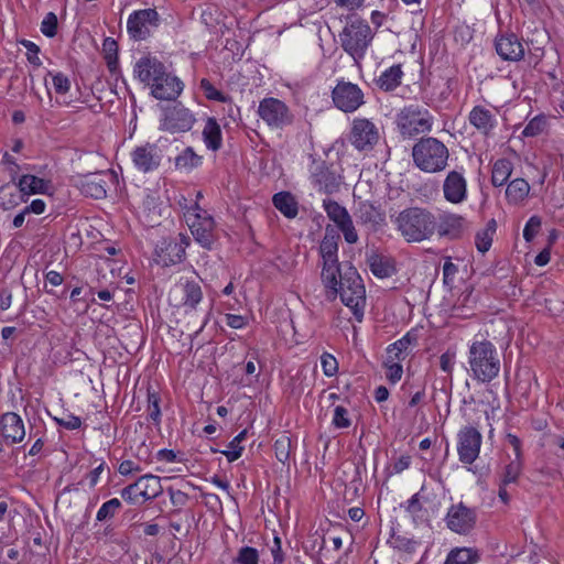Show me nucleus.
Returning <instances> with one entry per match:
<instances>
[{"instance_id":"obj_5","label":"nucleus","mask_w":564,"mask_h":564,"mask_svg":"<svg viewBox=\"0 0 564 564\" xmlns=\"http://www.w3.org/2000/svg\"><path fill=\"white\" fill-rule=\"evenodd\" d=\"M339 39L343 50L358 63L365 57L373 33L366 21L354 20L344 28Z\"/></svg>"},{"instance_id":"obj_28","label":"nucleus","mask_w":564,"mask_h":564,"mask_svg":"<svg viewBox=\"0 0 564 564\" xmlns=\"http://www.w3.org/2000/svg\"><path fill=\"white\" fill-rule=\"evenodd\" d=\"M465 218L458 214L444 213L436 220V231L441 237L457 238L464 230Z\"/></svg>"},{"instance_id":"obj_50","label":"nucleus","mask_w":564,"mask_h":564,"mask_svg":"<svg viewBox=\"0 0 564 564\" xmlns=\"http://www.w3.org/2000/svg\"><path fill=\"white\" fill-rule=\"evenodd\" d=\"M236 562L238 564H259V552L251 546H243L238 551Z\"/></svg>"},{"instance_id":"obj_9","label":"nucleus","mask_w":564,"mask_h":564,"mask_svg":"<svg viewBox=\"0 0 564 564\" xmlns=\"http://www.w3.org/2000/svg\"><path fill=\"white\" fill-rule=\"evenodd\" d=\"M257 113L273 130H282L294 120V115L289 106L274 97L263 98L259 102Z\"/></svg>"},{"instance_id":"obj_13","label":"nucleus","mask_w":564,"mask_h":564,"mask_svg":"<svg viewBox=\"0 0 564 564\" xmlns=\"http://www.w3.org/2000/svg\"><path fill=\"white\" fill-rule=\"evenodd\" d=\"M350 143L358 151H370L380 140L378 127L366 118H356L351 123Z\"/></svg>"},{"instance_id":"obj_17","label":"nucleus","mask_w":564,"mask_h":564,"mask_svg":"<svg viewBox=\"0 0 564 564\" xmlns=\"http://www.w3.org/2000/svg\"><path fill=\"white\" fill-rule=\"evenodd\" d=\"M195 122L194 115L181 104L163 109L160 129L175 132H185L192 129Z\"/></svg>"},{"instance_id":"obj_22","label":"nucleus","mask_w":564,"mask_h":564,"mask_svg":"<svg viewBox=\"0 0 564 564\" xmlns=\"http://www.w3.org/2000/svg\"><path fill=\"white\" fill-rule=\"evenodd\" d=\"M166 73L164 64L152 56L139 58L133 67L134 76L150 87H153V84L161 80Z\"/></svg>"},{"instance_id":"obj_26","label":"nucleus","mask_w":564,"mask_h":564,"mask_svg":"<svg viewBox=\"0 0 564 564\" xmlns=\"http://www.w3.org/2000/svg\"><path fill=\"white\" fill-rule=\"evenodd\" d=\"M496 51L505 61H520L524 56V47L514 34L501 35L496 40Z\"/></svg>"},{"instance_id":"obj_47","label":"nucleus","mask_w":564,"mask_h":564,"mask_svg":"<svg viewBox=\"0 0 564 564\" xmlns=\"http://www.w3.org/2000/svg\"><path fill=\"white\" fill-rule=\"evenodd\" d=\"M200 89L203 90L205 97L209 100L219 101V102H228L230 101V97L224 95L219 91L208 79L203 78L200 80Z\"/></svg>"},{"instance_id":"obj_4","label":"nucleus","mask_w":564,"mask_h":564,"mask_svg":"<svg viewBox=\"0 0 564 564\" xmlns=\"http://www.w3.org/2000/svg\"><path fill=\"white\" fill-rule=\"evenodd\" d=\"M414 164L423 172L443 171L449 158L446 145L436 138H423L412 149Z\"/></svg>"},{"instance_id":"obj_25","label":"nucleus","mask_w":564,"mask_h":564,"mask_svg":"<svg viewBox=\"0 0 564 564\" xmlns=\"http://www.w3.org/2000/svg\"><path fill=\"white\" fill-rule=\"evenodd\" d=\"M468 121L485 137L492 134L498 123L496 115L490 109L480 105L473 107L468 115Z\"/></svg>"},{"instance_id":"obj_54","label":"nucleus","mask_w":564,"mask_h":564,"mask_svg":"<svg viewBox=\"0 0 564 564\" xmlns=\"http://www.w3.org/2000/svg\"><path fill=\"white\" fill-rule=\"evenodd\" d=\"M41 32L47 37H54L57 33V17L53 12H48L42 23Z\"/></svg>"},{"instance_id":"obj_46","label":"nucleus","mask_w":564,"mask_h":564,"mask_svg":"<svg viewBox=\"0 0 564 564\" xmlns=\"http://www.w3.org/2000/svg\"><path fill=\"white\" fill-rule=\"evenodd\" d=\"M121 508V501L118 498H112L101 505L96 514L97 521H105L112 518Z\"/></svg>"},{"instance_id":"obj_43","label":"nucleus","mask_w":564,"mask_h":564,"mask_svg":"<svg viewBox=\"0 0 564 564\" xmlns=\"http://www.w3.org/2000/svg\"><path fill=\"white\" fill-rule=\"evenodd\" d=\"M523 468L522 458H513L511 459L505 467L501 473L500 481L503 486H508L510 484L517 482L519 479Z\"/></svg>"},{"instance_id":"obj_63","label":"nucleus","mask_w":564,"mask_h":564,"mask_svg":"<svg viewBox=\"0 0 564 564\" xmlns=\"http://www.w3.org/2000/svg\"><path fill=\"white\" fill-rule=\"evenodd\" d=\"M46 209V204L43 199H33L29 205L24 207V214L42 215Z\"/></svg>"},{"instance_id":"obj_55","label":"nucleus","mask_w":564,"mask_h":564,"mask_svg":"<svg viewBox=\"0 0 564 564\" xmlns=\"http://www.w3.org/2000/svg\"><path fill=\"white\" fill-rule=\"evenodd\" d=\"M275 456L281 463H285L290 457V438L282 436L274 443Z\"/></svg>"},{"instance_id":"obj_35","label":"nucleus","mask_w":564,"mask_h":564,"mask_svg":"<svg viewBox=\"0 0 564 564\" xmlns=\"http://www.w3.org/2000/svg\"><path fill=\"white\" fill-rule=\"evenodd\" d=\"M530 193V185L524 178L511 181L506 188V197L510 204L518 205L522 203Z\"/></svg>"},{"instance_id":"obj_31","label":"nucleus","mask_w":564,"mask_h":564,"mask_svg":"<svg viewBox=\"0 0 564 564\" xmlns=\"http://www.w3.org/2000/svg\"><path fill=\"white\" fill-rule=\"evenodd\" d=\"M416 344V337L411 333H406L403 337L390 344L387 348V358L391 360H404L413 346Z\"/></svg>"},{"instance_id":"obj_44","label":"nucleus","mask_w":564,"mask_h":564,"mask_svg":"<svg viewBox=\"0 0 564 564\" xmlns=\"http://www.w3.org/2000/svg\"><path fill=\"white\" fill-rule=\"evenodd\" d=\"M102 47H104V52H105V59H106L107 66H108L109 70L111 73H113L118 68L117 42L115 40H112L111 37H107L104 41Z\"/></svg>"},{"instance_id":"obj_19","label":"nucleus","mask_w":564,"mask_h":564,"mask_svg":"<svg viewBox=\"0 0 564 564\" xmlns=\"http://www.w3.org/2000/svg\"><path fill=\"white\" fill-rule=\"evenodd\" d=\"M133 166L142 173L155 171L163 159L162 150L155 143H143L135 147L131 153Z\"/></svg>"},{"instance_id":"obj_18","label":"nucleus","mask_w":564,"mask_h":564,"mask_svg":"<svg viewBox=\"0 0 564 564\" xmlns=\"http://www.w3.org/2000/svg\"><path fill=\"white\" fill-rule=\"evenodd\" d=\"M310 178L317 191L333 194L339 191L341 177L333 172L325 161L312 160Z\"/></svg>"},{"instance_id":"obj_52","label":"nucleus","mask_w":564,"mask_h":564,"mask_svg":"<svg viewBox=\"0 0 564 564\" xmlns=\"http://www.w3.org/2000/svg\"><path fill=\"white\" fill-rule=\"evenodd\" d=\"M332 423L337 429L349 427L351 421L349 419L348 410L343 405L335 406Z\"/></svg>"},{"instance_id":"obj_41","label":"nucleus","mask_w":564,"mask_h":564,"mask_svg":"<svg viewBox=\"0 0 564 564\" xmlns=\"http://www.w3.org/2000/svg\"><path fill=\"white\" fill-rule=\"evenodd\" d=\"M47 77L52 78V85L56 94L65 95L70 90V80L62 72L47 70L44 77V84L46 86L47 95L51 97V90L47 88Z\"/></svg>"},{"instance_id":"obj_10","label":"nucleus","mask_w":564,"mask_h":564,"mask_svg":"<svg viewBox=\"0 0 564 564\" xmlns=\"http://www.w3.org/2000/svg\"><path fill=\"white\" fill-rule=\"evenodd\" d=\"M188 245V237L182 234L175 238L162 239L155 247L154 261L162 267L180 263L185 257V249Z\"/></svg>"},{"instance_id":"obj_51","label":"nucleus","mask_w":564,"mask_h":564,"mask_svg":"<svg viewBox=\"0 0 564 564\" xmlns=\"http://www.w3.org/2000/svg\"><path fill=\"white\" fill-rule=\"evenodd\" d=\"M542 226V219L539 216H531L523 229V238L525 241L531 242L538 232L540 231Z\"/></svg>"},{"instance_id":"obj_32","label":"nucleus","mask_w":564,"mask_h":564,"mask_svg":"<svg viewBox=\"0 0 564 564\" xmlns=\"http://www.w3.org/2000/svg\"><path fill=\"white\" fill-rule=\"evenodd\" d=\"M274 207L286 218H295L299 213V205L295 197L289 192H280L273 195Z\"/></svg>"},{"instance_id":"obj_30","label":"nucleus","mask_w":564,"mask_h":564,"mask_svg":"<svg viewBox=\"0 0 564 564\" xmlns=\"http://www.w3.org/2000/svg\"><path fill=\"white\" fill-rule=\"evenodd\" d=\"M135 487H138L139 496L144 500H153L163 492L161 478L151 474L141 476L135 481Z\"/></svg>"},{"instance_id":"obj_49","label":"nucleus","mask_w":564,"mask_h":564,"mask_svg":"<svg viewBox=\"0 0 564 564\" xmlns=\"http://www.w3.org/2000/svg\"><path fill=\"white\" fill-rule=\"evenodd\" d=\"M148 415L151 421L154 423H160L161 421V410H160V397L156 392H148Z\"/></svg>"},{"instance_id":"obj_27","label":"nucleus","mask_w":564,"mask_h":564,"mask_svg":"<svg viewBox=\"0 0 564 564\" xmlns=\"http://www.w3.org/2000/svg\"><path fill=\"white\" fill-rule=\"evenodd\" d=\"M14 185L26 199L31 195L47 194L53 188L51 181L32 174L21 175Z\"/></svg>"},{"instance_id":"obj_23","label":"nucleus","mask_w":564,"mask_h":564,"mask_svg":"<svg viewBox=\"0 0 564 564\" xmlns=\"http://www.w3.org/2000/svg\"><path fill=\"white\" fill-rule=\"evenodd\" d=\"M1 436L7 444L21 443L25 437V426L22 417L14 412H7L0 417Z\"/></svg>"},{"instance_id":"obj_20","label":"nucleus","mask_w":564,"mask_h":564,"mask_svg":"<svg viewBox=\"0 0 564 564\" xmlns=\"http://www.w3.org/2000/svg\"><path fill=\"white\" fill-rule=\"evenodd\" d=\"M476 518L475 509L459 502L448 509L445 521L449 530L455 533L465 534L474 528Z\"/></svg>"},{"instance_id":"obj_2","label":"nucleus","mask_w":564,"mask_h":564,"mask_svg":"<svg viewBox=\"0 0 564 564\" xmlns=\"http://www.w3.org/2000/svg\"><path fill=\"white\" fill-rule=\"evenodd\" d=\"M397 229L408 242L430 240L436 231V217L422 207H409L395 218Z\"/></svg>"},{"instance_id":"obj_48","label":"nucleus","mask_w":564,"mask_h":564,"mask_svg":"<svg viewBox=\"0 0 564 564\" xmlns=\"http://www.w3.org/2000/svg\"><path fill=\"white\" fill-rule=\"evenodd\" d=\"M546 127V118L544 116H535L524 127L522 134L524 137H536L541 134Z\"/></svg>"},{"instance_id":"obj_58","label":"nucleus","mask_w":564,"mask_h":564,"mask_svg":"<svg viewBox=\"0 0 564 564\" xmlns=\"http://www.w3.org/2000/svg\"><path fill=\"white\" fill-rule=\"evenodd\" d=\"M21 44L26 48V58L29 63H31L34 66H41L42 62L39 57L40 47L32 41L29 40H22Z\"/></svg>"},{"instance_id":"obj_37","label":"nucleus","mask_w":564,"mask_h":564,"mask_svg":"<svg viewBox=\"0 0 564 564\" xmlns=\"http://www.w3.org/2000/svg\"><path fill=\"white\" fill-rule=\"evenodd\" d=\"M497 224L495 219H491L487 223L486 227L477 231L475 236V245L479 252H487L494 240V236L496 234Z\"/></svg>"},{"instance_id":"obj_34","label":"nucleus","mask_w":564,"mask_h":564,"mask_svg":"<svg viewBox=\"0 0 564 564\" xmlns=\"http://www.w3.org/2000/svg\"><path fill=\"white\" fill-rule=\"evenodd\" d=\"M25 202L26 198L17 192L15 185L11 182L0 186V208L3 210H11Z\"/></svg>"},{"instance_id":"obj_60","label":"nucleus","mask_w":564,"mask_h":564,"mask_svg":"<svg viewBox=\"0 0 564 564\" xmlns=\"http://www.w3.org/2000/svg\"><path fill=\"white\" fill-rule=\"evenodd\" d=\"M167 494L171 503L176 508H183L188 502V495L182 490L174 489L173 487L167 488Z\"/></svg>"},{"instance_id":"obj_56","label":"nucleus","mask_w":564,"mask_h":564,"mask_svg":"<svg viewBox=\"0 0 564 564\" xmlns=\"http://www.w3.org/2000/svg\"><path fill=\"white\" fill-rule=\"evenodd\" d=\"M321 365L324 375L327 377L334 376L338 370V362L336 358L328 352H324L321 356Z\"/></svg>"},{"instance_id":"obj_16","label":"nucleus","mask_w":564,"mask_h":564,"mask_svg":"<svg viewBox=\"0 0 564 564\" xmlns=\"http://www.w3.org/2000/svg\"><path fill=\"white\" fill-rule=\"evenodd\" d=\"M482 436L473 426H465L457 434V454L459 462L470 465L479 456Z\"/></svg>"},{"instance_id":"obj_8","label":"nucleus","mask_w":564,"mask_h":564,"mask_svg":"<svg viewBox=\"0 0 564 564\" xmlns=\"http://www.w3.org/2000/svg\"><path fill=\"white\" fill-rule=\"evenodd\" d=\"M185 220L195 240L204 248H210L215 241V221L197 203L186 209Z\"/></svg>"},{"instance_id":"obj_12","label":"nucleus","mask_w":564,"mask_h":564,"mask_svg":"<svg viewBox=\"0 0 564 564\" xmlns=\"http://www.w3.org/2000/svg\"><path fill=\"white\" fill-rule=\"evenodd\" d=\"M336 108L344 112H354L365 104L364 93L357 84L340 79L332 90Z\"/></svg>"},{"instance_id":"obj_15","label":"nucleus","mask_w":564,"mask_h":564,"mask_svg":"<svg viewBox=\"0 0 564 564\" xmlns=\"http://www.w3.org/2000/svg\"><path fill=\"white\" fill-rule=\"evenodd\" d=\"M112 180L113 175L111 173L100 172L77 175L73 178V183L86 197L102 199L107 196L108 186Z\"/></svg>"},{"instance_id":"obj_42","label":"nucleus","mask_w":564,"mask_h":564,"mask_svg":"<svg viewBox=\"0 0 564 564\" xmlns=\"http://www.w3.org/2000/svg\"><path fill=\"white\" fill-rule=\"evenodd\" d=\"M478 560L477 552L473 549L462 547L449 552L445 564H475Z\"/></svg>"},{"instance_id":"obj_62","label":"nucleus","mask_w":564,"mask_h":564,"mask_svg":"<svg viewBox=\"0 0 564 564\" xmlns=\"http://www.w3.org/2000/svg\"><path fill=\"white\" fill-rule=\"evenodd\" d=\"M2 162L7 166L6 169L10 176L11 183L15 184L18 182V178L20 177V176H18V172L20 169L19 165L17 164L14 159L11 155H9L8 153L4 154Z\"/></svg>"},{"instance_id":"obj_3","label":"nucleus","mask_w":564,"mask_h":564,"mask_svg":"<svg viewBox=\"0 0 564 564\" xmlns=\"http://www.w3.org/2000/svg\"><path fill=\"white\" fill-rule=\"evenodd\" d=\"M335 293H339L340 300L354 314L356 321L360 323L364 318L366 305V290L358 272L352 267H347L337 275L336 289H332Z\"/></svg>"},{"instance_id":"obj_59","label":"nucleus","mask_w":564,"mask_h":564,"mask_svg":"<svg viewBox=\"0 0 564 564\" xmlns=\"http://www.w3.org/2000/svg\"><path fill=\"white\" fill-rule=\"evenodd\" d=\"M54 420L56 421V423L59 426H63L64 429L69 430V431L78 430L83 423L82 419L79 416L70 414V413L65 414L62 417H55Z\"/></svg>"},{"instance_id":"obj_45","label":"nucleus","mask_w":564,"mask_h":564,"mask_svg":"<svg viewBox=\"0 0 564 564\" xmlns=\"http://www.w3.org/2000/svg\"><path fill=\"white\" fill-rule=\"evenodd\" d=\"M246 435H247V431L246 430L241 431L228 444L227 449L221 452L226 456L228 462H230V463L235 462L241 456L243 447L240 445V443L245 440Z\"/></svg>"},{"instance_id":"obj_7","label":"nucleus","mask_w":564,"mask_h":564,"mask_svg":"<svg viewBox=\"0 0 564 564\" xmlns=\"http://www.w3.org/2000/svg\"><path fill=\"white\" fill-rule=\"evenodd\" d=\"M338 241L339 235L327 227L319 246V254L323 260L322 281L328 289H336L337 275L343 271L338 262Z\"/></svg>"},{"instance_id":"obj_53","label":"nucleus","mask_w":564,"mask_h":564,"mask_svg":"<svg viewBox=\"0 0 564 564\" xmlns=\"http://www.w3.org/2000/svg\"><path fill=\"white\" fill-rule=\"evenodd\" d=\"M384 365L387 368L386 377L391 383H397L399 380H401L403 375V368L400 361L387 358Z\"/></svg>"},{"instance_id":"obj_64","label":"nucleus","mask_w":564,"mask_h":564,"mask_svg":"<svg viewBox=\"0 0 564 564\" xmlns=\"http://www.w3.org/2000/svg\"><path fill=\"white\" fill-rule=\"evenodd\" d=\"M458 272V268L454 264L451 259H446L443 264V279L445 283L453 281L456 273Z\"/></svg>"},{"instance_id":"obj_11","label":"nucleus","mask_w":564,"mask_h":564,"mask_svg":"<svg viewBox=\"0 0 564 564\" xmlns=\"http://www.w3.org/2000/svg\"><path fill=\"white\" fill-rule=\"evenodd\" d=\"M169 300L174 306L183 307L185 312L194 311L203 301V291L197 282L181 279L171 289Z\"/></svg>"},{"instance_id":"obj_21","label":"nucleus","mask_w":564,"mask_h":564,"mask_svg":"<svg viewBox=\"0 0 564 564\" xmlns=\"http://www.w3.org/2000/svg\"><path fill=\"white\" fill-rule=\"evenodd\" d=\"M442 189L446 202L453 205L466 202L468 198V187L464 171L453 170L448 172L443 181Z\"/></svg>"},{"instance_id":"obj_6","label":"nucleus","mask_w":564,"mask_h":564,"mask_svg":"<svg viewBox=\"0 0 564 564\" xmlns=\"http://www.w3.org/2000/svg\"><path fill=\"white\" fill-rule=\"evenodd\" d=\"M395 123L402 137L412 138L432 130L433 116L422 106L409 105L398 112Z\"/></svg>"},{"instance_id":"obj_24","label":"nucleus","mask_w":564,"mask_h":564,"mask_svg":"<svg viewBox=\"0 0 564 564\" xmlns=\"http://www.w3.org/2000/svg\"><path fill=\"white\" fill-rule=\"evenodd\" d=\"M183 89V82L178 77L166 73L161 80L153 84L151 94L159 100H175L182 94Z\"/></svg>"},{"instance_id":"obj_36","label":"nucleus","mask_w":564,"mask_h":564,"mask_svg":"<svg viewBox=\"0 0 564 564\" xmlns=\"http://www.w3.org/2000/svg\"><path fill=\"white\" fill-rule=\"evenodd\" d=\"M357 215L362 224L371 228L381 225L384 220V216L369 202L359 204Z\"/></svg>"},{"instance_id":"obj_14","label":"nucleus","mask_w":564,"mask_h":564,"mask_svg":"<svg viewBox=\"0 0 564 564\" xmlns=\"http://www.w3.org/2000/svg\"><path fill=\"white\" fill-rule=\"evenodd\" d=\"M160 24V15L155 9L133 11L127 21V30L134 41H143Z\"/></svg>"},{"instance_id":"obj_61","label":"nucleus","mask_w":564,"mask_h":564,"mask_svg":"<svg viewBox=\"0 0 564 564\" xmlns=\"http://www.w3.org/2000/svg\"><path fill=\"white\" fill-rule=\"evenodd\" d=\"M338 229L343 232L346 242L356 243L358 241V234L351 218L339 225Z\"/></svg>"},{"instance_id":"obj_1","label":"nucleus","mask_w":564,"mask_h":564,"mask_svg":"<svg viewBox=\"0 0 564 564\" xmlns=\"http://www.w3.org/2000/svg\"><path fill=\"white\" fill-rule=\"evenodd\" d=\"M469 376L481 383H488L500 372V358L496 346L487 339H475L468 347Z\"/></svg>"},{"instance_id":"obj_39","label":"nucleus","mask_w":564,"mask_h":564,"mask_svg":"<svg viewBox=\"0 0 564 564\" xmlns=\"http://www.w3.org/2000/svg\"><path fill=\"white\" fill-rule=\"evenodd\" d=\"M202 156L197 155L193 148L184 149L176 158H175V166L178 170L189 172L193 169L199 166L202 164Z\"/></svg>"},{"instance_id":"obj_29","label":"nucleus","mask_w":564,"mask_h":564,"mask_svg":"<svg viewBox=\"0 0 564 564\" xmlns=\"http://www.w3.org/2000/svg\"><path fill=\"white\" fill-rule=\"evenodd\" d=\"M403 76L404 72L402 69V65L394 64L382 70L375 79V84L382 91H393L401 85Z\"/></svg>"},{"instance_id":"obj_33","label":"nucleus","mask_w":564,"mask_h":564,"mask_svg":"<svg viewBox=\"0 0 564 564\" xmlns=\"http://www.w3.org/2000/svg\"><path fill=\"white\" fill-rule=\"evenodd\" d=\"M203 139L207 149L217 151L221 148V129L215 118H208L203 129Z\"/></svg>"},{"instance_id":"obj_40","label":"nucleus","mask_w":564,"mask_h":564,"mask_svg":"<svg viewBox=\"0 0 564 564\" xmlns=\"http://www.w3.org/2000/svg\"><path fill=\"white\" fill-rule=\"evenodd\" d=\"M512 173L510 161L501 159L495 162L491 173V183L494 186H502Z\"/></svg>"},{"instance_id":"obj_57","label":"nucleus","mask_w":564,"mask_h":564,"mask_svg":"<svg viewBox=\"0 0 564 564\" xmlns=\"http://www.w3.org/2000/svg\"><path fill=\"white\" fill-rule=\"evenodd\" d=\"M370 270L378 278H387L392 273V268L378 257L371 259Z\"/></svg>"},{"instance_id":"obj_38","label":"nucleus","mask_w":564,"mask_h":564,"mask_svg":"<svg viewBox=\"0 0 564 564\" xmlns=\"http://www.w3.org/2000/svg\"><path fill=\"white\" fill-rule=\"evenodd\" d=\"M323 207L327 214V217L334 221L337 227L351 218L344 206L339 205L337 202L330 198L323 200Z\"/></svg>"}]
</instances>
